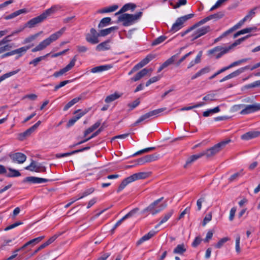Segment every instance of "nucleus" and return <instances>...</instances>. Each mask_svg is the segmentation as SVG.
Here are the masks:
<instances>
[{
	"label": "nucleus",
	"instance_id": "f257e3e1",
	"mask_svg": "<svg viewBox=\"0 0 260 260\" xmlns=\"http://www.w3.org/2000/svg\"><path fill=\"white\" fill-rule=\"evenodd\" d=\"M232 140L230 139H227L215 144L214 146L206 150L203 151L198 154L190 156L186 160V164H185L184 167L186 168L188 165L191 164L193 162L203 156H206L207 158H210L213 157L219 151H220L223 148H224Z\"/></svg>",
	"mask_w": 260,
	"mask_h": 260
},
{
	"label": "nucleus",
	"instance_id": "f03ea898",
	"mask_svg": "<svg viewBox=\"0 0 260 260\" xmlns=\"http://www.w3.org/2000/svg\"><path fill=\"white\" fill-rule=\"evenodd\" d=\"M62 8V7L59 5H55L52 6L51 8L46 10L42 14L40 15L35 17L28 21H27L24 24V27L33 28L36 25L45 20L47 17L50 15L54 14L60 10Z\"/></svg>",
	"mask_w": 260,
	"mask_h": 260
},
{
	"label": "nucleus",
	"instance_id": "7ed1b4c3",
	"mask_svg": "<svg viewBox=\"0 0 260 260\" xmlns=\"http://www.w3.org/2000/svg\"><path fill=\"white\" fill-rule=\"evenodd\" d=\"M142 14V12H139L135 14L124 13L118 17V21L122 22V24L124 26H129L136 20L140 18Z\"/></svg>",
	"mask_w": 260,
	"mask_h": 260
},
{
	"label": "nucleus",
	"instance_id": "20e7f679",
	"mask_svg": "<svg viewBox=\"0 0 260 260\" xmlns=\"http://www.w3.org/2000/svg\"><path fill=\"white\" fill-rule=\"evenodd\" d=\"M166 108H161L150 111L140 117V118L132 125L136 126L140 122L148 119L158 117L160 114L165 111Z\"/></svg>",
	"mask_w": 260,
	"mask_h": 260
},
{
	"label": "nucleus",
	"instance_id": "39448f33",
	"mask_svg": "<svg viewBox=\"0 0 260 260\" xmlns=\"http://www.w3.org/2000/svg\"><path fill=\"white\" fill-rule=\"evenodd\" d=\"M194 15V14H189L177 18L176 22L173 24L170 31L176 32L179 30L183 27L184 23L189 19L192 18Z\"/></svg>",
	"mask_w": 260,
	"mask_h": 260
},
{
	"label": "nucleus",
	"instance_id": "423d86ee",
	"mask_svg": "<svg viewBox=\"0 0 260 260\" xmlns=\"http://www.w3.org/2000/svg\"><path fill=\"white\" fill-rule=\"evenodd\" d=\"M163 197H161L154 201L146 208L143 210V213H145L146 212H150L153 215H154L160 212L162 209L166 208V206H164L161 209H155V207L163 200Z\"/></svg>",
	"mask_w": 260,
	"mask_h": 260
},
{
	"label": "nucleus",
	"instance_id": "0eeeda50",
	"mask_svg": "<svg viewBox=\"0 0 260 260\" xmlns=\"http://www.w3.org/2000/svg\"><path fill=\"white\" fill-rule=\"evenodd\" d=\"M100 36V32H98L94 28H92L90 29V32L86 34V40L92 44H95L99 42V37Z\"/></svg>",
	"mask_w": 260,
	"mask_h": 260
},
{
	"label": "nucleus",
	"instance_id": "6e6552de",
	"mask_svg": "<svg viewBox=\"0 0 260 260\" xmlns=\"http://www.w3.org/2000/svg\"><path fill=\"white\" fill-rule=\"evenodd\" d=\"M41 121H38L34 125L28 128L24 132L20 133L18 135V139L20 141L24 140L26 137H29L40 125Z\"/></svg>",
	"mask_w": 260,
	"mask_h": 260
},
{
	"label": "nucleus",
	"instance_id": "1a4fd4ad",
	"mask_svg": "<svg viewBox=\"0 0 260 260\" xmlns=\"http://www.w3.org/2000/svg\"><path fill=\"white\" fill-rule=\"evenodd\" d=\"M259 110H260V103H255L252 105H245L240 113L241 115H246Z\"/></svg>",
	"mask_w": 260,
	"mask_h": 260
},
{
	"label": "nucleus",
	"instance_id": "9d476101",
	"mask_svg": "<svg viewBox=\"0 0 260 260\" xmlns=\"http://www.w3.org/2000/svg\"><path fill=\"white\" fill-rule=\"evenodd\" d=\"M10 158L14 163L23 164L26 159V156L21 152L11 153L9 155Z\"/></svg>",
	"mask_w": 260,
	"mask_h": 260
},
{
	"label": "nucleus",
	"instance_id": "9b49d317",
	"mask_svg": "<svg viewBox=\"0 0 260 260\" xmlns=\"http://www.w3.org/2000/svg\"><path fill=\"white\" fill-rule=\"evenodd\" d=\"M76 60V57L74 56L70 62L66 67L61 69L58 72H55L53 74V76L56 78L58 77L63 75L65 73L71 70V69L75 66Z\"/></svg>",
	"mask_w": 260,
	"mask_h": 260
},
{
	"label": "nucleus",
	"instance_id": "f8f14e48",
	"mask_svg": "<svg viewBox=\"0 0 260 260\" xmlns=\"http://www.w3.org/2000/svg\"><path fill=\"white\" fill-rule=\"evenodd\" d=\"M248 69H249L248 66H245L244 67L241 68L236 70L235 71L232 72V73L229 74L228 75L225 76L222 79H221L219 82H224L225 81L230 79L231 78L236 77L238 76L240 74H241V73L244 72L245 70H247Z\"/></svg>",
	"mask_w": 260,
	"mask_h": 260
},
{
	"label": "nucleus",
	"instance_id": "ddd939ff",
	"mask_svg": "<svg viewBox=\"0 0 260 260\" xmlns=\"http://www.w3.org/2000/svg\"><path fill=\"white\" fill-rule=\"evenodd\" d=\"M49 181L50 180L47 179L39 178L34 176L27 177L25 178L23 180L24 182H29L30 183L33 184H41L47 182Z\"/></svg>",
	"mask_w": 260,
	"mask_h": 260
},
{
	"label": "nucleus",
	"instance_id": "4468645a",
	"mask_svg": "<svg viewBox=\"0 0 260 260\" xmlns=\"http://www.w3.org/2000/svg\"><path fill=\"white\" fill-rule=\"evenodd\" d=\"M139 211V208H136L132 210H131L130 212H129L127 214H126L125 216H124L122 218H121L120 220H119L114 225L113 228L112 229V231L113 232L114 230L118 226H119L122 221H123L124 220L130 218L132 216H133L138 211Z\"/></svg>",
	"mask_w": 260,
	"mask_h": 260
},
{
	"label": "nucleus",
	"instance_id": "2eb2a0df",
	"mask_svg": "<svg viewBox=\"0 0 260 260\" xmlns=\"http://www.w3.org/2000/svg\"><path fill=\"white\" fill-rule=\"evenodd\" d=\"M66 30V28L65 27H63L59 30L55 32V33L52 34L47 38V40L49 42L50 44L53 41L57 40L63 34V32Z\"/></svg>",
	"mask_w": 260,
	"mask_h": 260
},
{
	"label": "nucleus",
	"instance_id": "dca6fc26",
	"mask_svg": "<svg viewBox=\"0 0 260 260\" xmlns=\"http://www.w3.org/2000/svg\"><path fill=\"white\" fill-rule=\"evenodd\" d=\"M260 136V132L259 131H250L246 133L241 136V139L244 140H249Z\"/></svg>",
	"mask_w": 260,
	"mask_h": 260
},
{
	"label": "nucleus",
	"instance_id": "f3484780",
	"mask_svg": "<svg viewBox=\"0 0 260 260\" xmlns=\"http://www.w3.org/2000/svg\"><path fill=\"white\" fill-rule=\"evenodd\" d=\"M111 42V40L108 39L106 41L101 43L98 45L96 47V50L98 51L108 50L110 49V46L109 45Z\"/></svg>",
	"mask_w": 260,
	"mask_h": 260
},
{
	"label": "nucleus",
	"instance_id": "a211bd4d",
	"mask_svg": "<svg viewBox=\"0 0 260 260\" xmlns=\"http://www.w3.org/2000/svg\"><path fill=\"white\" fill-rule=\"evenodd\" d=\"M50 45L49 42L48 41L47 39L41 42L37 46L31 50L32 52H36L37 51H41L46 48L48 46Z\"/></svg>",
	"mask_w": 260,
	"mask_h": 260
},
{
	"label": "nucleus",
	"instance_id": "6ab92c4d",
	"mask_svg": "<svg viewBox=\"0 0 260 260\" xmlns=\"http://www.w3.org/2000/svg\"><path fill=\"white\" fill-rule=\"evenodd\" d=\"M111 68L112 66L109 64L102 65L92 68L90 70V72L92 73H99L103 71H107Z\"/></svg>",
	"mask_w": 260,
	"mask_h": 260
},
{
	"label": "nucleus",
	"instance_id": "aec40b11",
	"mask_svg": "<svg viewBox=\"0 0 260 260\" xmlns=\"http://www.w3.org/2000/svg\"><path fill=\"white\" fill-rule=\"evenodd\" d=\"M174 213V210H170L169 212H167L164 215V216L162 217L161 219L159 221V222L155 226V228H157L161 224L166 222L172 216Z\"/></svg>",
	"mask_w": 260,
	"mask_h": 260
},
{
	"label": "nucleus",
	"instance_id": "412c9836",
	"mask_svg": "<svg viewBox=\"0 0 260 260\" xmlns=\"http://www.w3.org/2000/svg\"><path fill=\"white\" fill-rule=\"evenodd\" d=\"M32 46L33 45L29 46H25L18 48L17 49L14 50V55L17 54H18V57H19L21 56L23 54H25L26 52V51Z\"/></svg>",
	"mask_w": 260,
	"mask_h": 260
},
{
	"label": "nucleus",
	"instance_id": "4be33fe9",
	"mask_svg": "<svg viewBox=\"0 0 260 260\" xmlns=\"http://www.w3.org/2000/svg\"><path fill=\"white\" fill-rule=\"evenodd\" d=\"M27 12V11L26 10V9H22L18 10L10 14V15H8L5 16V19L9 20V19H13L21 14L26 13Z\"/></svg>",
	"mask_w": 260,
	"mask_h": 260
},
{
	"label": "nucleus",
	"instance_id": "5701e85b",
	"mask_svg": "<svg viewBox=\"0 0 260 260\" xmlns=\"http://www.w3.org/2000/svg\"><path fill=\"white\" fill-rule=\"evenodd\" d=\"M148 176V173L146 172H140L134 174L130 176L132 181H135L137 180L146 178Z\"/></svg>",
	"mask_w": 260,
	"mask_h": 260
},
{
	"label": "nucleus",
	"instance_id": "b1692460",
	"mask_svg": "<svg viewBox=\"0 0 260 260\" xmlns=\"http://www.w3.org/2000/svg\"><path fill=\"white\" fill-rule=\"evenodd\" d=\"M118 29V27L116 26H112L108 28L104 29L101 30L100 32V35L101 37H105L106 36L110 34H111L112 32Z\"/></svg>",
	"mask_w": 260,
	"mask_h": 260
},
{
	"label": "nucleus",
	"instance_id": "393cba45",
	"mask_svg": "<svg viewBox=\"0 0 260 260\" xmlns=\"http://www.w3.org/2000/svg\"><path fill=\"white\" fill-rule=\"evenodd\" d=\"M148 71H149L147 70V69H146V68L143 69L141 71L138 72L136 75V76H135L134 77L132 78V79H131L132 80H133L134 81H137L139 80L142 77H143L144 76L146 75L147 74V73H148Z\"/></svg>",
	"mask_w": 260,
	"mask_h": 260
},
{
	"label": "nucleus",
	"instance_id": "a878e982",
	"mask_svg": "<svg viewBox=\"0 0 260 260\" xmlns=\"http://www.w3.org/2000/svg\"><path fill=\"white\" fill-rule=\"evenodd\" d=\"M156 234V232L155 231H150L148 234L145 235L143 236L138 242L137 244L138 245L141 244L143 242H144L145 241H147L149 239H150L151 238L153 237Z\"/></svg>",
	"mask_w": 260,
	"mask_h": 260
},
{
	"label": "nucleus",
	"instance_id": "bb28decb",
	"mask_svg": "<svg viewBox=\"0 0 260 260\" xmlns=\"http://www.w3.org/2000/svg\"><path fill=\"white\" fill-rule=\"evenodd\" d=\"M132 180L130 177V176L124 179L121 183V184L119 185L118 189H117V192H120L121 190H122L129 183L132 182Z\"/></svg>",
	"mask_w": 260,
	"mask_h": 260
},
{
	"label": "nucleus",
	"instance_id": "cd10ccee",
	"mask_svg": "<svg viewBox=\"0 0 260 260\" xmlns=\"http://www.w3.org/2000/svg\"><path fill=\"white\" fill-rule=\"evenodd\" d=\"M186 251L185 245L183 243L178 245L174 249L173 253L175 254H183Z\"/></svg>",
	"mask_w": 260,
	"mask_h": 260
},
{
	"label": "nucleus",
	"instance_id": "c85d7f7f",
	"mask_svg": "<svg viewBox=\"0 0 260 260\" xmlns=\"http://www.w3.org/2000/svg\"><path fill=\"white\" fill-rule=\"evenodd\" d=\"M111 19L110 17H105L100 22L98 27L99 28L106 27L111 24Z\"/></svg>",
	"mask_w": 260,
	"mask_h": 260
},
{
	"label": "nucleus",
	"instance_id": "c756f323",
	"mask_svg": "<svg viewBox=\"0 0 260 260\" xmlns=\"http://www.w3.org/2000/svg\"><path fill=\"white\" fill-rule=\"evenodd\" d=\"M180 53H177L173 56H172L171 57H170L169 59H168L166 61H165L162 64L165 68H167L169 66L172 64L174 63V62L175 61L176 59L179 56V54Z\"/></svg>",
	"mask_w": 260,
	"mask_h": 260
},
{
	"label": "nucleus",
	"instance_id": "7c9ffc66",
	"mask_svg": "<svg viewBox=\"0 0 260 260\" xmlns=\"http://www.w3.org/2000/svg\"><path fill=\"white\" fill-rule=\"evenodd\" d=\"M20 69L16 70L15 71H13L12 72L6 73L2 76H0V83L5 80L6 79L9 78L16 74H17L19 71Z\"/></svg>",
	"mask_w": 260,
	"mask_h": 260
},
{
	"label": "nucleus",
	"instance_id": "2f4dec72",
	"mask_svg": "<svg viewBox=\"0 0 260 260\" xmlns=\"http://www.w3.org/2000/svg\"><path fill=\"white\" fill-rule=\"evenodd\" d=\"M43 32L42 31H41L36 34H34L33 35H31L27 38H26L23 42V44H27L28 43H30L33 41H34L37 37H38Z\"/></svg>",
	"mask_w": 260,
	"mask_h": 260
},
{
	"label": "nucleus",
	"instance_id": "473e14b6",
	"mask_svg": "<svg viewBox=\"0 0 260 260\" xmlns=\"http://www.w3.org/2000/svg\"><path fill=\"white\" fill-rule=\"evenodd\" d=\"M118 7L117 5H113L112 6L105 8L103 9L99 10V12L100 13H109L115 11L118 9Z\"/></svg>",
	"mask_w": 260,
	"mask_h": 260
},
{
	"label": "nucleus",
	"instance_id": "72a5a7b5",
	"mask_svg": "<svg viewBox=\"0 0 260 260\" xmlns=\"http://www.w3.org/2000/svg\"><path fill=\"white\" fill-rule=\"evenodd\" d=\"M220 111V109L218 106L215 107L213 109H208V110L205 111L203 113V115L204 117L209 116L211 114H213L214 113H218Z\"/></svg>",
	"mask_w": 260,
	"mask_h": 260
},
{
	"label": "nucleus",
	"instance_id": "f704fd0d",
	"mask_svg": "<svg viewBox=\"0 0 260 260\" xmlns=\"http://www.w3.org/2000/svg\"><path fill=\"white\" fill-rule=\"evenodd\" d=\"M243 170L241 169L239 172H237L233 175H231V177L229 179V182H233L236 180H237L239 177L242 176L243 175Z\"/></svg>",
	"mask_w": 260,
	"mask_h": 260
},
{
	"label": "nucleus",
	"instance_id": "c9c22d12",
	"mask_svg": "<svg viewBox=\"0 0 260 260\" xmlns=\"http://www.w3.org/2000/svg\"><path fill=\"white\" fill-rule=\"evenodd\" d=\"M49 55V53H48L44 56H41L38 57L31 61H30L29 63V64H32L34 67H36L37 66L38 63L42 61V60L44 59L47 56H48Z\"/></svg>",
	"mask_w": 260,
	"mask_h": 260
},
{
	"label": "nucleus",
	"instance_id": "e433bc0d",
	"mask_svg": "<svg viewBox=\"0 0 260 260\" xmlns=\"http://www.w3.org/2000/svg\"><path fill=\"white\" fill-rule=\"evenodd\" d=\"M143 157L145 163L152 162L157 160L158 158L157 156L155 154L147 155Z\"/></svg>",
	"mask_w": 260,
	"mask_h": 260
},
{
	"label": "nucleus",
	"instance_id": "4c0bfd02",
	"mask_svg": "<svg viewBox=\"0 0 260 260\" xmlns=\"http://www.w3.org/2000/svg\"><path fill=\"white\" fill-rule=\"evenodd\" d=\"M8 170H9L10 173L6 175L8 177H19L21 175L20 173L18 170L11 168H8Z\"/></svg>",
	"mask_w": 260,
	"mask_h": 260
},
{
	"label": "nucleus",
	"instance_id": "58836bf2",
	"mask_svg": "<svg viewBox=\"0 0 260 260\" xmlns=\"http://www.w3.org/2000/svg\"><path fill=\"white\" fill-rule=\"evenodd\" d=\"M120 96V95L119 94L115 93L107 96L105 101L106 103H109L118 99Z\"/></svg>",
	"mask_w": 260,
	"mask_h": 260
},
{
	"label": "nucleus",
	"instance_id": "ea45409f",
	"mask_svg": "<svg viewBox=\"0 0 260 260\" xmlns=\"http://www.w3.org/2000/svg\"><path fill=\"white\" fill-rule=\"evenodd\" d=\"M247 21V20L244 17L242 20H241L238 23H237L236 25H235L229 29V31H230V33H232L237 29L240 28L243 24L244 23Z\"/></svg>",
	"mask_w": 260,
	"mask_h": 260
},
{
	"label": "nucleus",
	"instance_id": "a19ab883",
	"mask_svg": "<svg viewBox=\"0 0 260 260\" xmlns=\"http://www.w3.org/2000/svg\"><path fill=\"white\" fill-rule=\"evenodd\" d=\"M253 29V28H252V27H248V28H244V29H242V30H241L240 31H238L236 33H235L234 35V39L236 38L237 37H238L240 35H243V34H246V33L250 32Z\"/></svg>",
	"mask_w": 260,
	"mask_h": 260
},
{
	"label": "nucleus",
	"instance_id": "79ce46f5",
	"mask_svg": "<svg viewBox=\"0 0 260 260\" xmlns=\"http://www.w3.org/2000/svg\"><path fill=\"white\" fill-rule=\"evenodd\" d=\"M87 112L88 110H84V111H82L81 110H77L74 112V114L76 115L74 117L77 120H78L83 116L85 115Z\"/></svg>",
	"mask_w": 260,
	"mask_h": 260
},
{
	"label": "nucleus",
	"instance_id": "37998d69",
	"mask_svg": "<svg viewBox=\"0 0 260 260\" xmlns=\"http://www.w3.org/2000/svg\"><path fill=\"white\" fill-rule=\"evenodd\" d=\"M87 112L88 110H84V111H82L81 110H77L74 112V114L76 115L74 117L77 120H78L83 116L85 115Z\"/></svg>",
	"mask_w": 260,
	"mask_h": 260
},
{
	"label": "nucleus",
	"instance_id": "c03bdc74",
	"mask_svg": "<svg viewBox=\"0 0 260 260\" xmlns=\"http://www.w3.org/2000/svg\"><path fill=\"white\" fill-rule=\"evenodd\" d=\"M154 58V55L150 54L147 55L145 58L140 61V62L142 64V66H145Z\"/></svg>",
	"mask_w": 260,
	"mask_h": 260
},
{
	"label": "nucleus",
	"instance_id": "a18cd8bd",
	"mask_svg": "<svg viewBox=\"0 0 260 260\" xmlns=\"http://www.w3.org/2000/svg\"><path fill=\"white\" fill-rule=\"evenodd\" d=\"M32 164H30L29 166L26 167L25 168V170H29L31 172H46V168L45 167H43L41 165L40 166V168L39 169H30L31 167L32 166Z\"/></svg>",
	"mask_w": 260,
	"mask_h": 260
},
{
	"label": "nucleus",
	"instance_id": "49530a36",
	"mask_svg": "<svg viewBox=\"0 0 260 260\" xmlns=\"http://www.w3.org/2000/svg\"><path fill=\"white\" fill-rule=\"evenodd\" d=\"M167 39V37L165 36H161L155 39L152 43L151 45L152 46H156L157 45L164 41H165V40Z\"/></svg>",
	"mask_w": 260,
	"mask_h": 260
},
{
	"label": "nucleus",
	"instance_id": "de8ad7c7",
	"mask_svg": "<svg viewBox=\"0 0 260 260\" xmlns=\"http://www.w3.org/2000/svg\"><path fill=\"white\" fill-rule=\"evenodd\" d=\"M86 94H87L86 92L82 93L81 94L79 95V96L76 97V98H74L73 99H72L71 100L72 103H73V104L74 105H75V104L78 103L79 101L85 99Z\"/></svg>",
	"mask_w": 260,
	"mask_h": 260
},
{
	"label": "nucleus",
	"instance_id": "09e8293b",
	"mask_svg": "<svg viewBox=\"0 0 260 260\" xmlns=\"http://www.w3.org/2000/svg\"><path fill=\"white\" fill-rule=\"evenodd\" d=\"M230 239L228 237H224L221 239L215 245V247L218 249L220 248L223 244L228 241Z\"/></svg>",
	"mask_w": 260,
	"mask_h": 260
},
{
	"label": "nucleus",
	"instance_id": "8fccbe9b",
	"mask_svg": "<svg viewBox=\"0 0 260 260\" xmlns=\"http://www.w3.org/2000/svg\"><path fill=\"white\" fill-rule=\"evenodd\" d=\"M136 8V5L133 4H126L124 5L121 9V12H126L129 9L134 10Z\"/></svg>",
	"mask_w": 260,
	"mask_h": 260
},
{
	"label": "nucleus",
	"instance_id": "3c124183",
	"mask_svg": "<svg viewBox=\"0 0 260 260\" xmlns=\"http://www.w3.org/2000/svg\"><path fill=\"white\" fill-rule=\"evenodd\" d=\"M258 9V7H254L253 9L251 10L244 17V18L247 20L248 19H251L255 14L256 10Z\"/></svg>",
	"mask_w": 260,
	"mask_h": 260
},
{
	"label": "nucleus",
	"instance_id": "603ef678",
	"mask_svg": "<svg viewBox=\"0 0 260 260\" xmlns=\"http://www.w3.org/2000/svg\"><path fill=\"white\" fill-rule=\"evenodd\" d=\"M210 68L207 67H205V68L202 69L199 71H198L197 73H196V74L197 77L198 78L202 75H203L205 74L209 73L210 72Z\"/></svg>",
	"mask_w": 260,
	"mask_h": 260
},
{
	"label": "nucleus",
	"instance_id": "864d4df0",
	"mask_svg": "<svg viewBox=\"0 0 260 260\" xmlns=\"http://www.w3.org/2000/svg\"><path fill=\"white\" fill-rule=\"evenodd\" d=\"M230 50V47H221V50L218 52H220L217 55L216 58H219L221 57L223 54L228 53Z\"/></svg>",
	"mask_w": 260,
	"mask_h": 260
},
{
	"label": "nucleus",
	"instance_id": "5fc2aeb1",
	"mask_svg": "<svg viewBox=\"0 0 260 260\" xmlns=\"http://www.w3.org/2000/svg\"><path fill=\"white\" fill-rule=\"evenodd\" d=\"M155 149V148L154 147L146 148L142 149L140 151H138V152H136L133 155L135 156V155H139V154H142L144 153H147L150 151H152V150H154Z\"/></svg>",
	"mask_w": 260,
	"mask_h": 260
},
{
	"label": "nucleus",
	"instance_id": "6e6d98bb",
	"mask_svg": "<svg viewBox=\"0 0 260 260\" xmlns=\"http://www.w3.org/2000/svg\"><path fill=\"white\" fill-rule=\"evenodd\" d=\"M210 30V26H206L203 27L201 28H199L197 30L198 31L199 33L201 35V36H202L207 34L208 32H209Z\"/></svg>",
	"mask_w": 260,
	"mask_h": 260
},
{
	"label": "nucleus",
	"instance_id": "4d7b16f0",
	"mask_svg": "<svg viewBox=\"0 0 260 260\" xmlns=\"http://www.w3.org/2000/svg\"><path fill=\"white\" fill-rule=\"evenodd\" d=\"M160 79V77L159 76L153 77L150 79H149L146 83V86H148L152 83L157 82Z\"/></svg>",
	"mask_w": 260,
	"mask_h": 260
},
{
	"label": "nucleus",
	"instance_id": "13d9d810",
	"mask_svg": "<svg viewBox=\"0 0 260 260\" xmlns=\"http://www.w3.org/2000/svg\"><path fill=\"white\" fill-rule=\"evenodd\" d=\"M94 191V188L93 187H91V188H89L86 189L83 193L82 195L78 198L79 200L92 193Z\"/></svg>",
	"mask_w": 260,
	"mask_h": 260
},
{
	"label": "nucleus",
	"instance_id": "bf43d9fd",
	"mask_svg": "<svg viewBox=\"0 0 260 260\" xmlns=\"http://www.w3.org/2000/svg\"><path fill=\"white\" fill-rule=\"evenodd\" d=\"M215 94L214 93H209L207 95H206V96H205L203 98V100L204 101H209V102L213 101L215 100Z\"/></svg>",
	"mask_w": 260,
	"mask_h": 260
},
{
	"label": "nucleus",
	"instance_id": "052dcab7",
	"mask_svg": "<svg viewBox=\"0 0 260 260\" xmlns=\"http://www.w3.org/2000/svg\"><path fill=\"white\" fill-rule=\"evenodd\" d=\"M44 238V236H40L35 239H33L29 241L30 243V245L34 246L36 244L38 243L39 242H40V241H41Z\"/></svg>",
	"mask_w": 260,
	"mask_h": 260
},
{
	"label": "nucleus",
	"instance_id": "680f3d73",
	"mask_svg": "<svg viewBox=\"0 0 260 260\" xmlns=\"http://www.w3.org/2000/svg\"><path fill=\"white\" fill-rule=\"evenodd\" d=\"M212 219V214L211 213H209L207 214L206 216L205 217L202 225L203 226H205L208 222H209L210 221H211Z\"/></svg>",
	"mask_w": 260,
	"mask_h": 260
},
{
	"label": "nucleus",
	"instance_id": "e2e57ef3",
	"mask_svg": "<svg viewBox=\"0 0 260 260\" xmlns=\"http://www.w3.org/2000/svg\"><path fill=\"white\" fill-rule=\"evenodd\" d=\"M22 223H23L21 221H17V222H15V223H13V224H11V225H10L9 226L6 227L4 229V231H9L10 230H11L12 229H14V228L17 227L18 225H21Z\"/></svg>",
	"mask_w": 260,
	"mask_h": 260
},
{
	"label": "nucleus",
	"instance_id": "0e129e2a",
	"mask_svg": "<svg viewBox=\"0 0 260 260\" xmlns=\"http://www.w3.org/2000/svg\"><path fill=\"white\" fill-rule=\"evenodd\" d=\"M223 16V14L221 12H218L212 15H210L209 16L211 20L213 19H219L221 18Z\"/></svg>",
	"mask_w": 260,
	"mask_h": 260
},
{
	"label": "nucleus",
	"instance_id": "69168bd1",
	"mask_svg": "<svg viewBox=\"0 0 260 260\" xmlns=\"http://www.w3.org/2000/svg\"><path fill=\"white\" fill-rule=\"evenodd\" d=\"M70 82V80H64L62 82H61L59 84L56 85L54 87V91H57L58 89H59L60 88L65 86L66 84L69 83Z\"/></svg>",
	"mask_w": 260,
	"mask_h": 260
},
{
	"label": "nucleus",
	"instance_id": "338daca9",
	"mask_svg": "<svg viewBox=\"0 0 260 260\" xmlns=\"http://www.w3.org/2000/svg\"><path fill=\"white\" fill-rule=\"evenodd\" d=\"M236 212V207H233L230 212V215H229V220L231 221H232L234 219L235 215V213Z\"/></svg>",
	"mask_w": 260,
	"mask_h": 260
},
{
	"label": "nucleus",
	"instance_id": "774afa93",
	"mask_svg": "<svg viewBox=\"0 0 260 260\" xmlns=\"http://www.w3.org/2000/svg\"><path fill=\"white\" fill-rule=\"evenodd\" d=\"M140 104V101L138 100H136L134 101L132 103L128 104V107H129V110H132L136 107H137Z\"/></svg>",
	"mask_w": 260,
	"mask_h": 260
}]
</instances>
